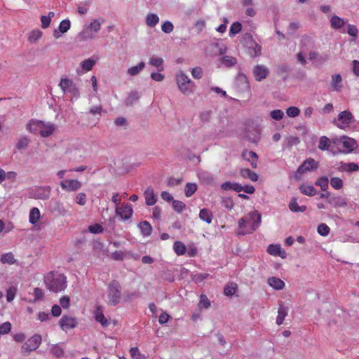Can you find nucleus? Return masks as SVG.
<instances>
[{
	"label": "nucleus",
	"instance_id": "1",
	"mask_svg": "<svg viewBox=\"0 0 359 359\" xmlns=\"http://www.w3.org/2000/svg\"><path fill=\"white\" fill-rule=\"evenodd\" d=\"M43 280L46 287L55 293L64 291L67 286V277L58 272H49L44 276Z\"/></svg>",
	"mask_w": 359,
	"mask_h": 359
},
{
	"label": "nucleus",
	"instance_id": "2",
	"mask_svg": "<svg viewBox=\"0 0 359 359\" xmlns=\"http://www.w3.org/2000/svg\"><path fill=\"white\" fill-rule=\"evenodd\" d=\"M108 304L115 306L120 302L121 297V287L118 281L113 280L108 285Z\"/></svg>",
	"mask_w": 359,
	"mask_h": 359
},
{
	"label": "nucleus",
	"instance_id": "3",
	"mask_svg": "<svg viewBox=\"0 0 359 359\" xmlns=\"http://www.w3.org/2000/svg\"><path fill=\"white\" fill-rule=\"evenodd\" d=\"M176 81L179 90L185 95H190L194 91V83L183 72L177 74Z\"/></svg>",
	"mask_w": 359,
	"mask_h": 359
},
{
	"label": "nucleus",
	"instance_id": "4",
	"mask_svg": "<svg viewBox=\"0 0 359 359\" xmlns=\"http://www.w3.org/2000/svg\"><path fill=\"white\" fill-rule=\"evenodd\" d=\"M101 24L97 19H95L90 22L80 34L79 36L82 40L86 41L92 39L95 36V34L100 29Z\"/></svg>",
	"mask_w": 359,
	"mask_h": 359
},
{
	"label": "nucleus",
	"instance_id": "5",
	"mask_svg": "<svg viewBox=\"0 0 359 359\" xmlns=\"http://www.w3.org/2000/svg\"><path fill=\"white\" fill-rule=\"evenodd\" d=\"M41 337L35 334L27 340L21 346V352L23 355H27L31 351H35L41 343Z\"/></svg>",
	"mask_w": 359,
	"mask_h": 359
},
{
	"label": "nucleus",
	"instance_id": "6",
	"mask_svg": "<svg viewBox=\"0 0 359 359\" xmlns=\"http://www.w3.org/2000/svg\"><path fill=\"white\" fill-rule=\"evenodd\" d=\"M319 163L312 158H309L304 161L302 164L297 168V173L302 175L306 172H310L317 170Z\"/></svg>",
	"mask_w": 359,
	"mask_h": 359
},
{
	"label": "nucleus",
	"instance_id": "7",
	"mask_svg": "<svg viewBox=\"0 0 359 359\" xmlns=\"http://www.w3.org/2000/svg\"><path fill=\"white\" fill-rule=\"evenodd\" d=\"M60 327L62 330L67 331L76 327L77 321L74 317L63 316L59 321Z\"/></svg>",
	"mask_w": 359,
	"mask_h": 359
},
{
	"label": "nucleus",
	"instance_id": "8",
	"mask_svg": "<svg viewBox=\"0 0 359 359\" xmlns=\"http://www.w3.org/2000/svg\"><path fill=\"white\" fill-rule=\"evenodd\" d=\"M269 74V69L264 65H257L253 69V75L257 81H261Z\"/></svg>",
	"mask_w": 359,
	"mask_h": 359
},
{
	"label": "nucleus",
	"instance_id": "9",
	"mask_svg": "<svg viewBox=\"0 0 359 359\" xmlns=\"http://www.w3.org/2000/svg\"><path fill=\"white\" fill-rule=\"evenodd\" d=\"M60 186L68 191H76L81 187V183L77 180H65L60 182Z\"/></svg>",
	"mask_w": 359,
	"mask_h": 359
},
{
	"label": "nucleus",
	"instance_id": "10",
	"mask_svg": "<svg viewBox=\"0 0 359 359\" xmlns=\"http://www.w3.org/2000/svg\"><path fill=\"white\" fill-rule=\"evenodd\" d=\"M59 86L64 93H72L75 94L77 93V89L75 85L74 84L73 81L69 79L62 78Z\"/></svg>",
	"mask_w": 359,
	"mask_h": 359
},
{
	"label": "nucleus",
	"instance_id": "11",
	"mask_svg": "<svg viewBox=\"0 0 359 359\" xmlns=\"http://www.w3.org/2000/svg\"><path fill=\"white\" fill-rule=\"evenodd\" d=\"M133 212L132 206L129 204L116 208V213L124 220L130 219L132 217Z\"/></svg>",
	"mask_w": 359,
	"mask_h": 359
},
{
	"label": "nucleus",
	"instance_id": "12",
	"mask_svg": "<svg viewBox=\"0 0 359 359\" xmlns=\"http://www.w3.org/2000/svg\"><path fill=\"white\" fill-rule=\"evenodd\" d=\"M250 221L252 222L250 226V231H248V233H252L255 231L261 223V215L258 211L255 210L250 213Z\"/></svg>",
	"mask_w": 359,
	"mask_h": 359
},
{
	"label": "nucleus",
	"instance_id": "13",
	"mask_svg": "<svg viewBox=\"0 0 359 359\" xmlns=\"http://www.w3.org/2000/svg\"><path fill=\"white\" fill-rule=\"evenodd\" d=\"M50 187H40L36 188L34 191V197L37 199L46 200L50 196Z\"/></svg>",
	"mask_w": 359,
	"mask_h": 359
},
{
	"label": "nucleus",
	"instance_id": "14",
	"mask_svg": "<svg viewBox=\"0 0 359 359\" xmlns=\"http://www.w3.org/2000/svg\"><path fill=\"white\" fill-rule=\"evenodd\" d=\"M95 318L103 327H108L109 325V321L104 317L102 307L101 306H97L96 307L95 311Z\"/></svg>",
	"mask_w": 359,
	"mask_h": 359
},
{
	"label": "nucleus",
	"instance_id": "15",
	"mask_svg": "<svg viewBox=\"0 0 359 359\" xmlns=\"http://www.w3.org/2000/svg\"><path fill=\"white\" fill-rule=\"evenodd\" d=\"M145 203L147 205H154L156 203V196L154 194V189L149 187L144 191Z\"/></svg>",
	"mask_w": 359,
	"mask_h": 359
},
{
	"label": "nucleus",
	"instance_id": "16",
	"mask_svg": "<svg viewBox=\"0 0 359 359\" xmlns=\"http://www.w3.org/2000/svg\"><path fill=\"white\" fill-rule=\"evenodd\" d=\"M341 141L343 147L346 149V152H351L358 147L357 142L353 138L344 136Z\"/></svg>",
	"mask_w": 359,
	"mask_h": 359
},
{
	"label": "nucleus",
	"instance_id": "17",
	"mask_svg": "<svg viewBox=\"0 0 359 359\" xmlns=\"http://www.w3.org/2000/svg\"><path fill=\"white\" fill-rule=\"evenodd\" d=\"M43 127V121L31 120L27 124V130L34 134L40 133V130Z\"/></svg>",
	"mask_w": 359,
	"mask_h": 359
},
{
	"label": "nucleus",
	"instance_id": "18",
	"mask_svg": "<svg viewBox=\"0 0 359 359\" xmlns=\"http://www.w3.org/2000/svg\"><path fill=\"white\" fill-rule=\"evenodd\" d=\"M328 203L334 207H345L347 205V201L341 196H333L329 198Z\"/></svg>",
	"mask_w": 359,
	"mask_h": 359
},
{
	"label": "nucleus",
	"instance_id": "19",
	"mask_svg": "<svg viewBox=\"0 0 359 359\" xmlns=\"http://www.w3.org/2000/svg\"><path fill=\"white\" fill-rule=\"evenodd\" d=\"M331 86L333 90L339 92L343 88L342 77L339 74L332 76Z\"/></svg>",
	"mask_w": 359,
	"mask_h": 359
},
{
	"label": "nucleus",
	"instance_id": "20",
	"mask_svg": "<svg viewBox=\"0 0 359 359\" xmlns=\"http://www.w3.org/2000/svg\"><path fill=\"white\" fill-rule=\"evenodd\" d=\"M55 125L51 123H44L43 121V127H41V129L40 130V135L43 137H47L48 136H50L53 133V131L55 130Z\"/></svg>",
	"mask_w": 359,
	"mask_h": 359
},
{
	"label": "nucleus",
	"instance_id": "21",
	"mask_svg": "<svg viewBox=\"0 0 359 359\" xmlns=\"http://www.w3.org/2000/svg\"><path fill=\"white\" fill-rule=\"evenodd\" d=\"M267 283L271 287L278 290H282L285 287V283L276 277L269 278Z\"/></svg>",
	"mask_w": 359,
	"mask_h": 359
},
{
	"label": "nucleus",
	"instance_id": "22",
	"mask_svg": "<svg viewBox=\"0 0 359 359\" xmlns=\"http://www.w3.org/2000/svg\"><path fill=\"white\" fill-rule=\"evenodd\" d=\"M289 208L294 212H303L306 210V205L299 206L296 198L293 197L289 203Z\"/></svg>",
	"mask_w": 359,
	"mask_h": 359
},
{
	"label": "nucleus",
	"instance_id": "23",
	"mask_svg": "<svg viewBox=\"0 0 359 359\" xmlns=\"http://www.w3.org/2000/svg\"><path fill=\"white\" fill-rule=\"evenodd\" d=\"M199 217L201 220L205 222L208 224L212 222L213 215L210 210L206 208L201 210L199 213Z\"/></svg>",
	"mask_w": 359,
	"mask_h": 359
},
{
	"label": "nucleus",
	"instance_id": "24",
	"mask_svg": "<svg viewBox=\"0 0 359 359\" xmlns=\"http://www.w3.org/2000/svg\"><path fill=\"white\" fill-rule=\"evenodd\" d=\"M138 226L141 231V233L144 236L151 235L152 231V227L147 221H143L138 224Z\"/></svg>",
	"mask_w": 359,
	"mask_h": 359
},
{
	"label": "nucleus",
	"instance_id": "25",
	"mask_svg": "<svg viewBox=\"0 0 359 359\" xmlns=\"http://www.w3.org/2000/svg\"><path fill=\"white\" fill-rule=\"evenodd\" d=\"M300 191L308 196H315L317 193L316 189L312 185L302 184L299 187Z\"/></svg>",
	"mask_w": 359,
	"mask_h": 359
},
{
	"label": "nucleus",
	"instance_id": "26",
	"mask_svg": "<svg viewBox=\"0 0 359 359\" xmlns=\"http://www.w3.org/2000/svg\"><path fill=\"white\" fill-rule=\"evenodd\" d=\"M241 175L244 178H249L252 182H256L258 180V175L251 171L249 168H243L240 170Z\"/></svg>",
	"mask_w": 359,
	"mask_h": 359
},
{
	"label": "nucleus",
	"instance_id": "27",
	"mask_svg": "<svg viewBox=\"0 0 359 359\" xmlns=\"http://www.w3.org/2000/svg\"><path fill=\"white\" fill-rule=\"evenodd\" d=\"M352 118L353 116L351 113L347 111H341L338 115V120L345 125H348L351 123Z\"/></svg>",
	"mask_w": 359,
	"mask_h": 359
},
{
	"label": "nucleus",
	"instance_id": "28",
	"mask_svg": "<svg viewBox=\"0 0 359 359\" xmlns=\"http://www.w3.org/2000/svg\"><path fill=\"white\" fill-rule=\"evenodd\" d=\"M140 96L137 91H132L130 92L127 98L125 100V104L126 106H131L135 102H137L140 99Z\"/></svg>",
	"mask_w": 359,
	"mask_h": 359
},
{
	"label": "nucleus",
	"instance_id": "29",
	"mask_svg": "<svg viewBox=\"0 0 359 359\" xmlns=\"http://www.w3.org/2000/svg\"><path fill=\"white\" fill-rule=\"evenodd\" d=\"M287 315V309L283 305H280L278 308V316L276 318V323L278 325L283 324L285 318Z\"/></svg>",
	"mask_w": 359,
	"mask_h": 359
},
{
	"label": "nucleus",
	"instance_id": "30",
	"mask_svg": "<svg viewBox=\"0 0 359 359\" xmlns=\"http://www.w3.org/2000/svg\"><path fill=\"white\" fill-rule=\"evenodd\" d=\"M30 143V140L27 137H20L16 143L15 147L18 150H25L27 149Z\"/></svg>",
	"mask_w": 359,
	"mask_h": 359
},
{
	"label": "nucleus",
	"instance_id": "31",
	"mask_svg": "<svg viewBox=\"0 0 359 359\" xmlns=\"http://www.w3.org/2000/svg\"><path fill=\"white\" fill-rule=\"evenodd\" d=\"M40 218V211L37 208H33L29 212V220L32 224H36Z\"/></svg>",
	"mask_w": 359,
	"mask_h": 359
},
{
	"label": "nucleus",
	"instance_id": "32",
	"mask_svg": "<svg viewBox=\"0 0 359 359\" xmlns=\"http://www.w3.org/2000/svg\"><path fill=\"white\" fill-rule=\"evenodd\" d=\"M145 67L144 62H140L137 65L133 66L128 69V74L130 76H134L137 75Z\"/></svg>",
	"mask_w": 359,
	"mask_h": 359
},
{
	"label": "nucleus",
	"instance_id": "33",
	"mask_svg": "<svg viewBox=\"0 0 359 359\" xmlns=\"http://www.w3.org/2000/svg\"><path fill=\"white\" fill-rule=\"evenodd\" d=\"M316 186L321 188L322 191H326L329 187V180L326 176L318 178L315 182Z\"/></svg>",
	"mask_w": 359,
	"mask_h": 359
},
{
	"label": "nucleus",
	"instance_id": "34",
	"mask_svg": "<svg viewBox=\"0 0 359 359\" xmlns=\"http://www.w3.org/2000/svg\"><path fill=\"white\" fill-rule=\"evenodd\" d=\"M198 177L203 182L206 184H210L214 180L213 175L211 173L205 171L199 172Z\"/></svg>",
	"mask_w": 359,
	"mask_h": 359
},
{
	"label": "nucleus",
	"instance_id": "35",
	"mask_svg": "<svg viewBox=\"0 0 359 359\" xmlns=\"http://www.w3.org/2000/svg\"><path fill=\"white\" fill-rule=\"evenodd\" d=\"M238 288L237 284L235 283H229L225 285L224 288V294L226 296H232L235 294Z\"/></svg>",
	"mask_w": 359,
	"mask_h": 359
},
{
	"label": "nucleus",
	"instance_id": "36",
	"mask_svg": "<svg viewBox=\"0 0 359 359\" xmlns=\"http://www.w3.org/2000/svg\"><path fill=\"white\" fill-rule=\"evenodd\" d=\"M173 249L177 255H182L186 252L187 248L182 242L176 241L173 245Z\"/></svg>",
	"mask_w": 359,
	"mask_h": 359
},
{
	"label": "nucleus",
	"instance_id": "37",
	"mask_svg": "<svg viewBox=\"0 0 359 359\" xmlns=\"http://www.w3.org/2000/svg\"><path fill=\"white\" fill-rule=\"evenodd\" d=\"M149 64L156 67L159 72L163 69V60L161 57H157L154 56L151 57L149 61Z\"/></svg>",
	"mask_w": 359,
	"mask_h": 359
},
{
	"label": "nucleus",
	"instance_id": "38",
	"mask_svg": "<svg viewBox=\"0 0 359 359\" xmlns=\"http://www.w3.org/2000/svg\"><path fill=\"white\" fill-rule=\"evenodd\" d=\"M330 23H331V27L332 28L339 29L344 25V21L342 18H341L337 15H334L332 17V18L330 20Z\"/></svg>",
	"mask_w": 359,
	"mask_h": 359
},
{
	"label": "nucleus",
	"instance_id": "39",
	"mask_svg": "<svg viewBox=\"0 0 359 359\" xmlns=\"http://www.w3.org/2000/svg\"><path fill=\"white\" fill-rule=\"evenodd\" d=\"M261 46L258 45L255 41L252 42V46L250 47V55L252 57H258L261 55Z\"/></svg>",
	"mask_w": 359,
	"mask_h": 359
},
{
	"label": "nucleus",
	"instance_id": "40",
	"mask_svg": "<svg viewBox=\"0 0 359 359\" xmlns=\"http://www.w3.org/2000/svg\"><path fill=\"white\" fill-rule=\"evenodd\" d=\"M0 261L3 264H13L15 263V259L12 252H8L1 255Z\"/></svg>",
	"mask_w": 359,
	"mask_h": 359
},
{
	"label": "nucleus",
	"instance_id": "41",
	"mask_svg": "<svg viewBox=\"0 0 359 359\" xmlns=\"http://www.w3.org/2000/svg\"><path fill=\"white\" fill-rule=\"evenodd\" d=\"M147 25L151 27H155L159 21V18L156 14L151 13L147 16Z\"/></svg>",
	"mask_w": 359,
	"mask_h": 359
},
{
	"label": "nucleus",
	"instance_id": "42",
	"mask_svg": "<svg viewBox=\"0 0 359 359\" xmlns=\"http://www.w3.org/2000/svg\"><path fill=\"white\" fill-rule=\"evenodd\" d=\"M42 32L39 29L33 30L29 33L28 40L31 43H35L42 36Z\"/></svg>",
	"mask_w": 359,
	"mask_h": 359
},
{
	"label": "nucleus",
	"instance_id": "43",
	"mask_svg": "<svg viewBox=\"0 0 359 359\" xmlns=\"http://www.w3.org/2000/svg\"><path fill=\"white\" fill-rule=\"evenodd\" d=\"M197 190V185L195 183H187L185 186L184 192L187 197L191 196Z\"/></svg>",
	"mask_w": 359,
	"mask_h": 359
},
{
	"label": "nucleus",
	"instance_id": "44",
	"mask_svg": "<svg viewBox=\"0 0 359 359\" xmlns=\"http://www.w3.org/2000/svg\"><path fill=\"white\" fill-rule=\"evenodd\" d=\"M242 29V25L239 22H233L230 27L229 30V36H233L236 34H238Z\"/></svg>",
	"mask_w": 359,
	"mask_h": 359
},
{
	"label": "nucleus",
	"instance_id": "45",
	"mask_svg": "<svg viewBox=\"0 0 359 359\" xmlns=\"http://www.w3.org/2000/svg\"><path fill=\"white\" fill-rule=\"evenodd\" d=\"M267 252L271 255L278 256L281 253V248L278 245L271 244L268 246Z\"/></svg>",
	"mask_w": 359,
	"mask_h": 359
},
{
	"label": "nucleus",
	"instance_id": "46",
	"mask_svg": "<svg viewBox=\"0 0 359 359\" xmlns=\"http://www.w3.org/2000/svg\"><path fill=\"white\" fill-rule=\"evenodd\" d=\"M50 352L57 358L63 356L65 353L63 348L58 344L53 345L50 348Z\"/></svg>",
	"mask_w": 359,
	"mask_h": 359
},
{
	"label": "nucleus",
	"instance_id": "47",
	"mask_svg": "<svg viewBox=\"0 0 359 359\" xmlns=\"http://www.w3.org/2000/svg\"><path fill=\"white\" fill-rule=\"evenodd\" d=\"M222 64L226 67H232L236 64V59L232 56L226 55L221 59Z\"/></svg>",
	"mask_w": 359,
	"mask_h": 359
},
{
	"label": "nucleus",
	"instance_id": "48",
	"mask_svg": "<svg viewBox=\"0 0 359 359\" xmlns=\"http://www.w3.org/2000/svg\"><path fill=\"white\" fill-rule=\"evenodd\" d=\"M95 65V60H94L91 58L86 59V60H83L81 64V67L83 69H85L86 71L91 70Z\"/></svg>",
	"mask_w": 359,
	"mask_h": 359
},
{
	"label": "nucleus",
	"instance_id": "49",
	"mask_svg": "<svg viewBox=\"0 0 359 359\" xmlns=\"http://www.w3.org/2000/svg\"><path fill=\"white\" fill-rule=\"evenodd\" d=\"M71 27V22L70 20L68 19L63 20L60 22L58 29L61 32V33H66Z\"/></svg>",
	"mask_w": 359,
	"mask_h": 359
},
{
	"label": "nucleus",
	"instance_id": "50",
	"mask_svg": "<svg viewBox=\"0 0 359 359\" xmlns=\"http://www.w3.org/2000/svg\"><path fill=\"white\" fill-rule=\"evenodd\" d=\"M330 140L325 136H323L320 138L318 148L320 150H327L330 147Z\"/></svg>",
	"mask_w": 359,
	"mask_h": 359
},
{
	"label": "nucleus",
	"instance_id": "51",
	"mask_svg": "<svg viewBox=\"0 0 359 359\" xmlns=\"http://www.w3.org/2000/svg\"><path fill=\"white\" fill-rule=\"evenodd\" d=\"M53 210L57 212L60 215H65L67 212L62 203L60 201H55L54 203Z\"/></svg>",
	"mask_w": 359,
	"mask_h": 359
},
{
	"label": "nucleus",
	"instance_id": "52",
	"mask_svg": "<svg viewBox=\"0 0 359 359\" xmlns=\"http://www.w3.org/2000/svg\"><path fill=\"white\" fill-rule=\"evenodd\" d=\"M210 306V302L205 294H201L198 303L200 309H208Z\"/></svg>",
	"mask_w": 359,
	"mask_h": 359
},
{
	"label": "nucleus",
	"instance_id": "53",
	"mask_svg": "<svg viewBox=\"0 0 359 359\" xmlns=\"http://www.w3.org/2000/svg\"><path fill=\"white\" fill-rule=\"evenodd\" d=\"M330 184L334 189H340L343 187V181L337 177H332L330 180Z\"/></svg>",
	"mask_w": 359,
	"mask_h": 359
},
{
	"label": "nucleus",
	"instance_id": "54",
	"mask_svg": "<svg viewBox=\"0 0 359 359\" xmlns=\"http://www.w3.org/2000/svg\"><path fill=\"white\" fill-rule=\"evenodd\" d=\"M130 353L133 359H145V356L140 352L137 347L131 348Z\"/></svg>",
	"mask_w": 359,
	"mask_h": 359
},
{
	"label": "nucleus",
	"instance_id": "55",
	"mask_svg": "<svg viewBox=\"0 0 359 359\" xmlns=\"http://www.w3.org/2000/svg\"><path fill=\"white\" fill-rule=\"evenodd\" d=\"M185 203L181 201L174 200L172 201L173 209L179 213L182 212L183 210L185 208Z\"/></svg>",
	"mask_w": 359,
	"mask_h": 359
},
{
	"label": "nucleus",
	"instance_id": "56",
	"mask_svg": "<svg viewBox=\"0 0 359 359\" xmlns=\"http://www.w3.org/2000/svg\"><path fill=\"white\" fill-rule=\"evenodd\" d=\"M17 292V288L15 286L10 287L6 291V299L8 302H12Z\"/></svg>",
	"mask_w": 359,
	"mask_h": 359
},
{
	"label": "nucleus",
	"instance_id": "57",
	"mask_svg": "<svg viewBox=\"0 0 359 359\" xmlns=\"http://www.w3.org/2000/svg\"><path fill=\"white\" fill-rule=\"evenodd\" d=\"M330 227L325 224H320L318 226V233L323 236H327L330 233Z\"/></svg>",
	"mask_w": 359,
	"mask_h": 359
},
{
	"label": "nucleus",
	"instance_id": "58",
	"mask_svg": "<svg viewBox=\"0 0 359 359\" xmlns=\"http://www.w3.org/2000/svg\"><path fill=\"white\" fill-rule=\"evenodd\" d=\"M286 114L289 117L294 118L299 115L300 110L296 107H290L287 109Z\"/></svg>",
	"mask_w": 359,
	"mask_h": 359
},
{
	"label": "nucleus",
	"instance_id": "59",
	"mask_svg": "<svg viewBox=\"0 0 359 359\" xmlns=\"http://www.w3.org/2000/svg\"><path fill=\"white\" fill-rule=\"evenodd\" d=\"M271 117L276 121H280L283 118L284 113L280 109H275L270 112Z\"/></svg>",
	"mask_w": 359,
	"mask_h": 359
},
{
	"label": "nucleus",
	"instance_id": "60",
	"mask_svg": "<svg viewBox=\"0 0 359 359\" xmlns=\"http://www.w3.org/2000/svg\"><path fill=\"white\" fill-rule=\"evenodd\" d=\"M88 230L92 233H100L104 231L103 227L99 224H95L88 226Z\"/></svg>",
	"mask_w": 359,
	"mask_h": 359
},
{
	"label": "nucleus",
	"instance_id": "61",
	"mask_svg": "<svg viewBox=\"0 0 359 359\" xmlns=\"http://www.w3.org/2000/svg\"><path fill=\"white\" fill-rule=\"evenodd\" d=\"M174 26L172 23L170 21H165L162 25H161V29L163 32L166 34H169L173 31Z\"/></svg>",
	"mask_w": 359,
	"mask_h": 359
},
{
	"label": "nucleus",
	"instance_id": "62",
	"mask_svg": "<svg viewBox=\"0 0 359 359\" xmlns=\"http://www.w3.org/2000/svg\"><path fill=\"white\" fill-rule=\"evenodd\" d=\"M11 330V324L9 322H5L0 325V334H8Z\"/></svg>",
	"mask_w": 359,
	"mask_h": 359
},
{
	"label": "nucleus",
	"instance_id": "63",
	"mask_svg": "<svg viewBox=\"0 0 359 359\" xmlns=\"http://www.w3.org/2000/svg\"><path fill=\"white\" fill-rule=\"evenodd\" d=\"M75 201L79 205H84L86 203V194L82 192L79 193L75 198Z\"/></svg>",
	"mask_w": 359,
	"mask_h": 359
},
{
	"label": "nucleus",
	"instance_id": "64",
	"mask_svg": "<svg viewBox=\"0 0 359 359\" xmlns=\"http://www.w3.org/2000/svg\"><path fill=\"white\" fill-rule=\"evenodd\" d=\"M212 114L211 111H204L201 114L200 118L204 123L209 122L212 118Z\"/></svg>",
	"mask_w": 359,
	"mask_h": 359
}]
</instances>
